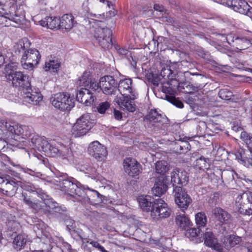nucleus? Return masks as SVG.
I'll list each match as a JSON object with an SVG mask.
<instances>
[{"instance_id": "nucleus-1", "label": "nucleus", "mask_w": 252, "mask_h": 252, "mask_svg": "<svg viewBox=\"0 0 252 252\" xmlns=\"http://www.w3.org/2000/svg\"><path fill=\"white\" fill-rule=\"evenodd\" d=\"M12 85L18 88L21 91V95L23 97V101L32 105H36L42 100V95L38 90L32 89L31 81L29 76L23 72L18 71L14 73V75L10 79Z\"/></svg>"}, {"instance_id": "nucleus-2", "label": "nucleus", "mask_w": 252, "mask_h": 252, "mask_svg": "<svg viewBox=\"0 0 252 252\" xmlns=\"http://www.w3.org/2000/svg\"><path fill=\"white\" fill-rule=\"evenodd\" d=\"M23 202L30 208L32 209L34 213L42 211L46 214L50 212L49 209L52 210L54 212L59 213L60 216L66 211V208L64 206L60 205L55 201L47 195L46 198L41 201H33L31 198L27 195L26 193L23 192L22 194Z\"/></svg>"}, {"instance_id": "nucleus-3", "label": "nucleus", "mask_w": 252, "mask_h": 252, "mask_svg": "<svg viewBox=\"0 0 252 252\" xmlns=\"http://www.w3.org/2000/svg\"><path fill=\"white\" fill-rule=\"evenodd\" d=\"M39 145V146L42 147L41 149H38L39 152L43 151L51 157L59 156L63 159H66L69 162L73 161V155L71 150L61 142L55 140L48 142L45 138L43 137L41 143Z\"/></svg>"}, {"instance_id": "nucleus-4", "label": "nucleus", "mask_w": 252, "mask_h": 252, "mask_svg": "<svg viewBox=\"0 0 252 252\" xmlns=\"http://www.w3.org/2000/svg\"><path fill=\"white\" fill-rule=\"evenodd\" d=\"M179 69H176L177 73L175 74V79L172 80V83H171L170 86H164L162 87V91L168 94L171 93L175 90L180 85H182V88L184 90V92L187 93H191L193 91L196 90V88L190 84V81L191 80V76L199 75L197 73H191L189 71H180Z\"/></svg>"}, {"instance_id": "nucleus-5", "label": "nucleus", "mask_w": 252, "mask_h": 252, "mask_svg": "<svg viewBox=\"0 0 252 252\" xmlns=\"http://www.w3.org/2000/svg\"><path fill=\"white\" fill-rule=\"evenodd\" d=\"M95 123L94 120L90 118L88 114H85L78 118L71 129L72 135L74 137L85 135L94 126Z\"/></svg>"}, {"instance_id": "nucleus-6", "label": "nucleus", "mask_w": 252, "mask_h": 252, "mask_svg": "<svg viewBox=\"0 0 252 252\" xmlns=\"http://www.w3.org/2000/svg\"><path fill=\"white\" fill-rule=\"evenodd\" d=\"M94 87L96 88L95 92L102 91L106 95H112L115 94L118 90V82L113 76L106 75L101 77L99 83Z\"/></svg>"}, {"instance_id": "nucleus-7", "label": "nucleus", "mask_w": 252, "mask_h": 252, "mask_svg": "<svg viewBox=\"0 0 252 252\" xmlns=\"http://www.w3.org/2000/svg\"><path fill=\"white\" fill-rule=\"evenodd\" d=\"M50 101L53 106L63 111H69L74 106L73 99L64 93L54 94L51 97Z\"/></svg>"}, {"instance_id": "nucleus-8", "label": "nucleus", "mask_w": 252, "mask_h": 252, "mask_svg": "<svg viewBox=\"0 0 252 252\" xmlns=\"http://www.w3.org/2000/svg\"><path fill=\"white\" fill-rule=\"evenodd\" d=\"M171 213V209L163 200L158 198L154 200L151 216L153 219L159 220L168 218Z\"/></svg>"}, {"instance_id": "nucleus-9", "label": "nucleus", "mask_w": 252, "mask_h": 252, "mask_svg": "<svg viewBox=\"0 0 252 252\" xmlns=\"http://www.w3.org/2000/svg\"><path fill=\"white\" fill-rule=\"evenodd\" d=\"M112 31L109 28H95L94 37L99 45L104 49H109L112 47Z\"/></svg>"}, {"instance_id": "nucleus-10", "label": "nucleus", "mask_w": 252, "mask_h": 252, "mask_svg": "<svg viewBox=\"0 0 252 252\" xmlns=\"http://www.w3.org/2000/svg\"><path fill=\"white\" fill-rule=\"evenodd\" d=\"M146 119L154 123L153 125H155V131H158L159 129H161L163 131L159 132V133L162 134L165 133L168 120L165 115L158 113L156 109H152L146 116Z\"/></svg>"}, {"instance_id": "nucleus-11", "label": "nucleus", "mask_w": 252, "mask_h": 252, "mask_svg": "<svg viewBox=\"0 0 252 252\" xmlns=\"http://www.w3.org/2000/svg\"><path fill=\"white\" fill-rule=\"evenodd\" d=\"M173 193L175 203L182 211L186 210L192 202L186 190L181 186L175 187L173 189Z\"/></svg>"}, {"instance_id": "nucleus-12", "label": "nucleus", "mask_w": 252, "mask_h": 252, "mask_svg": "<svg viewBox=\"0 0 252 252\" xmlns=\"http://www.w3.org/2000/svg\"><path fill=\"white\" fill-rule=\"evenodd\" d=\"M88 150L90 156L100 161L104 160L108 154L106 148L97 141L91 143Z\"/></svg>"}, {"instance_id": "nucleus-13", "label": "nucleus", "mask_w": 252, "mask_h": 252, "mask_svg": "<svg viewBox=\"0 0 252 252\" xmlns=\"http://www.w3.org/2000/svg\"><path fill=\"white\" fill-rule=\"evenodd\" d=\"M236 202L240 206V209L245 210L246 214L252 215V191L247 190L239 194Z\"/></svg>"}, {"instance_id": "nucleus-14", "label": "nucleus", "mask_w": 252, "mask_h": 252, "mask_svg": "<svg viewBox=\"0 0 252 252\" xmlns=\"http://www.w3.org/2000/svg\"><path fill=\"white\" fill-rule=\"evenodd\" d=\"M123 166L125 172L130 177H135L142 172L141 165L134 158H126L124 160Z\"/></svg>"}, {"instance_id": "nucleus-15", "label": "nucleus", "mask_w": 252, "mask_h": 252, "mask_svg": "<svg viewBox=\"0 0 252 252\" xmlns=\"http://www.w3.org/2000/svg\"><path fill=\"white\" fill-rule=\"evenodd\" d=\"M226 4L234 11L249 16L252 15V8L244 0H226Z\"/></svg>"}, {"instance_id": "nucleus-16", "label": "nucleus", "mask_w": 252, "mask_h": 252, "mask_svg": "<svg viewBox=\"0 0 252 252\" xmlns=\"http://www.w3.org/2000/svg\"><path fill=\"white\" fill-rule=\"evenodd\" d=\"M181 66H182L181 63H174L169 66H167L162 68L160 75L162 78L167 79L163 83L162 87L164 86H170L171 83H172V80L175 79V74L177 73L176 69H180Z\"/></svg>"}, {"instance_id": "nucleus-17", "label": "nucleus", "mask_w": 252, "mask_h": 252, "mask_svg": "<svg viewBox=\"0 0 252 252\" xmlns=\"http://www.w3.org/2000/svg\"><path fill=\"white\" fill-rule=\"evenodd\" d=\"M5 127L9 131L14 133L17 136H20L23 139H27L32 134V129L29 126L25 125L15 124L13 126L5 122Z\"/></svg>"}, {"instance_id": "nucleus-18", "label": "nucleus", "mask_w": 252, "mask_h": 252, "mask_svg": "<svg viewBox=\"0 0 252 252\" xmlns=\"http://www.w3.org/2000/svg\"><path fill=\"white\" fill-rule=\"evenodd\" d=\"M58 179L56 181L57 186L59 187L58 189L63 193L70 196L73 192L74 188H76L77 181L71 177L64 179L63 177H61Z\"/></svg>"}, {"instance_id": "nucleus-19", "label": "nucleus", "mask_w": 252, "mask_h": 252, "mask_svg": "<svg viewBox=\"0 0 252 252\" xmlns=\"http://www.w3.org/2000/svg\"><path fill=\"white\" fill-rule=\"evenodd\" d=\"M202 240H204L206 246L211 248L214 250L218 252H223V246L218 242L217 238L212 231L209 230V228L206 229L204 234L203 233Z\"/></svg>"}, {"instance_id": "nucleus-20", "label": "nucleus", "mask_w": 252, "mask_h": 252, "mask_svg": "<svg viewBox=\"0 0 252 252\" xmlns=\"http://www.w3.org/2000/svg\"><path fill=\"white\" fill-rule=\"evenodd\" d=\"M169 180L166 175L160 176L157 178L152 191L155 196H160L167 190Z\"/></svg>"}, {"instance_id": "nucleus-21", "label": "nucleus", "mask_w": 252, "mask_h": 252, "mask_svg": "<svg viewBox=\"0 0 252 252\" xmlns=\"http://www.w3.org/2000/svg\"><path fill=\"white\" fill-rule=\"evenodd\" d=\"M170 178L173 189L175 187H182L188 182L187 172L179 169H175L171 173Z\"/></svg>"}, {"instance_id": "nucleus-22", "label": "nucleus", "mask_w": 252, "mask_h": 252, "mask_svg": "<svg viewBox=\"0 0 252 252\" xmlns=\"http://www.w3.org/2000/svg\"><path fill=\"white\" fill-rule=\"evenodd\" d=\"M76 99L78 102L85 104L86 106H90L96 99V97L91 90L86 88H82L77 91Z\"/></svg>"}, {"instance_id": "nucleus-23", "label": "nucleus", "mask_w": 252, "mask_h": 252, "mask_svg": "<svg viewBox=\"0 0 252 252\" xmlns=\"http://www.w3.org/2000/svg\"><path fill=\"white\" fill-rule=\"evenodd\" d=\"M132 80L125 79L118 83V89L122 95H129L132 99H136L137 94L132 87Z\"/></svg>"}, {"instance_id": "nucleus-24", "label": "nucleus", "mask_w": 252, "mask_h": 252, "mask_svg": "<svg viewBox=\"0 0 252 252\" xmlns=\"http://www.w3.org/2000/svg\"><path fill=\"white\" fill-rule=\"evenodd\" d=\"M19 186L10 179L5 177H0V189L3 193L8 196H13L16 193Z\"/></svg>"}, {"instance_id": "nucleus-25", "label": "nucleus", "mask_w": 252, "mask_h": 252, "mask_svg": "<svg viewBox=\"0 0 252 252\" xmlns=\"http://www.w3.org/2000/svg\"><path fill=\"white\" fill-rule=\"evenodd\" d=\"M78 81L80 86L91 89L92 91L95 92L96 88H94V85H97V82L93 78L90 71H85Z\"/></svg>"}, {"instance_id": "nucleus-26", "label": "nucleus", "mask_w": 252, "mask_h": 252, "mask_svg": "<svg viewBox=\"0 0 252 252\" xmlns=\"http://www.w3.org/2000/svg\"><path fill=\"white\" fill-rule=\"evenodd\" d=\"M65 223L67 229L74 238L78 237L82 241L86 239L87 237L81 229L75 227L74 221L70 218H68L67 220H65Z\"/></svg>"}, {"instance_id": "nucleus-27", "label": "nucleus", "mask_w": 252, "mask_h": 252, "mask_svg": "<svg viewBox=\"0 0 252 252\" xmlns=\"http://www.w3.org/2000/svg\"><path fill=\"white\" fill-rule=\"evenodd\" d=\"M135 99L130 98L129 95H122V97L117 98L116 102L120 107L123 109L133 112L135 110V105L132 101Z\"/></svg>"}, {"instance_id": "nucleus-28", "label": "nucleus", "mask_w": 252, "mask_h": 252, "mask_svg": "<svg viewBox=\"0 0 252 252\" xmlns=\"http://www.w3.org/2000/svg\"><path fill=\"white\" fill-rule=\"evenodd\" d=\"M186 231L185 235L190 240L195 241L196 243L202 242V236H203V231L200 228H188Z\"/></svg>"}, {"instance_id": "nucleus-29", "label": "nucleus", "mask_w": 252, "mask_h": 252, "mask_svg": "<svg viewBox=\"0 0 252 252\" xmlns=\"http://www.w3.org/2000/svg\"><path fill=\"white\" fill-rule=\"evenodd\" d=\"M75 24L74 18L71 14H64L59 19V29L69 31Z\"/></svg>"}, {"instance_id": "nucleus-30", "label": "nucleus", "mask_w": 252, "mask_h": 252, "mask_svg": "<svg viewBox=\"0 0 252 252\" xmlns=\"http://www.w3.org/2000/svg\"><path fill=\"white\" fill-rule=\"evenodd\" d=\"M215 218L222 223H226L230 220V215L221 208L216 207L212 210Z\"/></svg>"}, {"instance_id": "nucleus-31", "label": "nucleus", "mask_w": 252, "mask_h": 252, "mask_svg": "<svg viewBox=\"0 0 252 252\" xmlns=\"http://www.w3.org/2000/svg\"><path fill=\"white\" fill-rule=\"evenodd\" d=\"M23 57V62L25 60L27 61H30L33 63L35 65L38 63L40 59V55L38 51L35 49H28L26 53L22 56Z\"/></svg>"}, {"instance_id": "nucleus-32", "label": "nucleus", "mask_w": 252, "mask_h": 252, "mask_svg": "<svg viewBox=\"0 0 252 252\" xmlns=\"http://www.w3.org/2000/svg\"><path fill=\"white\" fill-rule=\"evenodd\" d=\"M40 25L51 30L59 29V19L55 17L48 16L39 21Z\"/></svg>"}, {"instance_id": "nucleus-33", "label": "nucleus", "mask_w": 252, "mask_h": 252, "mask_svg": "<svg viewBox=\"0 0 252 252\" xmlns=\"http://www.w3.org/2000/svg\"><path fill=\"white\" fill-rule=\"evenodd\" d=\"M154 201H151L150 196H141L138 198V202L139 206L143 211L145 212H151L153 210V204Z\"/></svg>"}, {"instance_id": "nucleus-34", "label": "nucleus", "mask_w": 252, "mask_h": 252, "mask_svg": "<svg viewBox=\"0 0 252 252\" xmlns=\"http://www.w3.org/2000/svg\"><path fill=\"white\" fill-rule=\"evenodd\" d=\"M241 241V238L240 237L235 236L234 235H231L224 238L222 246L223 247H224L227 249H229L230 248L233 247L235 245L239 244Z\"/></svg>"}, {"instance_id": "nucleus-35", "label": "nucleus", "mask_w": 252, "mask_h": 252, "mask_svg": "<svg viewBox=\"0 0 252 252\" xmlns=\"http://www.w3.org/2000/svg\"><path fill=\"white\" fill-rule=\"evenodd\" d=\"M28 39L24 38L19 40L14 46V52L16 55L25 54L30 46Z\"/></svg>"}, {"instance_id": "nucleus-36", "label": "nucleus", "mask_w": 252, "mask_h": 252, "mask_svg": "<svg viewBox=\"0 0 252 252\" xmlns=\"http://www.w3.org/2000/svg\"><path fill=\"white\" fill-rule=\"evenodd\" d=\"M176 224L182 229L186 230L190 225V221L185 214L177 215L175 218Z\"/></svg>"}, {"instance_id": "nucleus-37", "label": "nucleus", "mask_w": 252, "mask_h": 252, "mask_svg": "<svg viewBox=\"0 0 252 252\" xmlns=\"http://www.w3.org/2000/svg\"><path fill=\"white\" fill-rule=\"evenodd\" d=\"M86 198L90 200L92 203L96 204L101 203L105 196L95 190L88 189Z\"/></svg>"}, {"instance_id": "nucleus-38", "label": "nucleus", "mask_w": 252, "mask_h": 252, "mask_svg": "<svg viewBox=\"0 0 252 252\" xmlns=\"http://www.w3.org/2000/svg\"><path fill=\"white\" fill-rule=\"evenodd\" d=\"M24 189L28 191L35 192L39 197H40L43 201L46 198L47 194L41 189L37 188L31 183H28V184L22 186Z\"/></svg>"}, {"instance_id": "nucleus-39", "label": "nucleus", "mask_w": 252, "mask_h": 252, "mask_svg": "<svg viewBox=\"0 0 252 252\" xmlns=\"http://www.w3.org/2000/svg\"><path fill=\"white\" fill-rule=\"evenodd\" d=\"M80 170L88 174L89 176L93 179H97L98 178V173H97L95 168L93 167L89 164H84L80 165Z\"/></svg>"}, {"instance_id": "nucleus-40", "label": "nucleus", "mask_w": 252, "mask_h": 252, "mask_svg": "<svg viewBox=\"0 0 252 252\" xmlns=\"http://www.w3.org/2000/svg\"><path fill=\"white\" fill-rule=\"evenodd\" d=\"M87 193L88 189H83L79 187L77 184H76V188H74L73 192L71 193L70 196L75 198L78 201H81L83 198H86Z\"/></svg>"}, {"instance_id": "nucleus-41", "label": "nucleus", "mask_w": 252, "mask_h": 252, "mask_svg": "<svg viewBox=\"0 0 252 252\" xmlns=\"http://www.w3.org/2000/svg\"><path fill=\"white\" fill-rule=\"evenodd\" d=\"M17 65L16 63H8L5 66L3 73L5 74L7 79L10 80V79L14 75L17 71Z\"/></svg>"}, {"instance_id": "nucleus-42", "label": "nucleus", "mask_w": 252, "mask_h": 252, "mask_svg": "<svg viewBox=\"0 0 252 252\" xmlns=\"http://www.w3.org/2000/svg\"><path fill=\"white\" fill-rule=\"evenodd\" d=\"M156 172L160 174L161 176L165 175L168 171L169 167L166 161L164 160L158 161L155 163Z\"/></svg>"}, {"instance_id": "nucleus-43", "label": "nucleus", "mask_w": 252, "mask_h": 252, "mask_svg": "<svg viewBox=\"0 0 252 252\" xmlns=\"http://www.w3.org/2000/svg\"><path fill=\"white\" fill-rule=\"evenodd\" d=\"M249 44L250 41L246 38L238 37L237 36L236 39H235L233 47H235L238 49L242 50L247 48Z\"/></svg>"}, {"instance_id": "nucleus-44", "label": "nucleus", "mask_w": 252, "mask_h": 252, "mask_svg": "<svg viewBox=\"0 0 252 252\" xmlns=\"http://www.w3.org/2000/svg\"><path fill=\"white\" fill-rule=\"evenodd\" d=\"M195 222L198 228H204L207 222V217L204 212H200L195 215Z\"/></svg>"}, {"instance_id": "nucleus-45", "label": "nucleus", "mask_w": 252, "mask_h": 252, "mask_svg": "<svg viewBox=\"0 0 252 252\" xmlns=\"http://www.w3.org/2000/svg\"><path fill=\"white\" fill-rule=\"evenodd\" d=\"M26 242V239L24 235H18L15 237L13 240V247L16 250H20L25 246Z\"/></svg>"}, {"instance_id": "nucleus-46", "label": "nucleus", "mask_w": 252, "mask_h": 252, "mask_svg": "<svg viewBox=\"0 0 252 252\" xmlns=\"http://www.w3.org/2000/svg\"><path fill=\"white\" fill-rule=\"evenodd\" d=\"M60 66V63L57 60H50L48 62H46L45 70L46 71L55 72Z\"/></svg>"}, {"instance_id": "nucleus-47", "label": "nucleus", "mask_w": 252, "mask_h": 252, "mask_svg": "<svg viewBox=\"0 0 252 252\" xmlns=\"http://www.w3.org/2000/svg\"><path fill=\"white\" fill-rule=\"evenodd\" d=\"M43 137H40L37 135H33L29 141L30 146L35 150H38L39 148H42V147L39 146V144L41 143V140Z\"/></svg>"}, {"instance_id": "nucleus-48", "label": "nucleus", "mask_w": 252, "mask_h": 252, "mask_svg": "<svg viewBox=\"0 0 252 252\" xmlns=\"http://www.w3.org/2000/svg\"><path fill=\"white\" fill-rule=\"evenodd\" d=\"M5 178L10 179L11 181L20 186H23L22 178L20 177L19 173L15 172V171H11L9 173V175H8Z\"/></svg>"}, {"instance_id": "nucleus-49", "label": "nucleus", "mask_w": 252, "mask_h": 252, "mask_svg": "<svg viewBox=\"0 0 252 252\" xmlns=\"http://www.w3.org/2000/svg\"><path fill=\"white\" fill-rule=\"evenodd\" d=\"M234 174L236 173L233 171H223L221 173V178L227 183L229 184L234 180Z\"/></svg>"}, {"instance_id": "nucleus-50", "label": "nucleus", "mask_w": 252, "mask_h": 252, "mask_svg": "<svg viewBox=\"0 0 252 252\" xmlns=\"http://www.w3.org/2000/svg\"><path fill=\"white\" fill-rule=\"evenodd\" d=\"M218 95L221 99L228 100L233 96V94L227 89H222L220 90Z\"/></svg>"}, {"instance_id": "nucleus-51", "label": "nucleus", "mask_w": 252, "mask_h": 252, "mask_svg": "<svg viewBox=\"0 0 252 252\" xmlns=\"http://www.w3.org/2000/svg\"><path fill=\"white\" fill-rule=\"evenodd\" d=\"M165 97H166V99L167 101L171 102L172 104H173L176 107L180 108H183L184 104H183V102L181 100L176 98L175 97L172 96H169V95H168L167 94H166Z\"/></svg>"}, {"instance_id": "nucleus-52", "label": "nucleus", "mask_w": 252, "mask_h": 252, "mask_svg": "<svg viewBox=\"0 0 252 252\" xmlns=\"http://www.w3.org/2000/svg\"><path fill=\"white\" fill-rule=\"evenodd\" d=\"M110 104L107 101L100 103L96 107L97 112L101 114H103L110 107Z\"/></svg>"}, {"instance_id": "nucleus-53", "label": "nucleus", "mask_w": 252, "mask_h": 252, "mask_svg": "<svg viewBox=\"0 0 252 252\" xmlns=\"http://www.w3.org/2000/svg\"><path fill=\"white\" fill-rule=\"evenodd\" d=\"M188 144L187 143L183 141H181L180 144H176L174 149L176 151L177 153L179 154H184L187 151L188 147H186Z\"/></svg>"}, {"instance_id": "nucleus-54", "label": "nucleus", "mask_w": 252, "mask_h": 252, "mask_svg": "<svg viewBox=\"0 0 252 252\" xmlns=\"http://www.w3.org/2000/svg\"><path fill=\"white\" fill-rule=\"evenodd\" d=\"M195 165L200 169H207L208 165L205 158L201 157L195 160Z\"/></svg>"}, {"instance_id": "nucleus-55", "label": "nucleus", "mask_w": 252, "mask_h": 252, "mask_svg": "<svg viewBox=\"0 0 252 252\" xmlns=\"http://www.w3.org/2000/svg\"><path fill=\"white\" fill-rule=\"evenodd\" d=\"M161 78L162 77L160 74L158 75L157 73H152V74L149 76V80L154 86H158Z\"/></svg>"}, {"instance_id": "nucleus-56", "label": "nucleus", "mask_w": 252, "mask_h": 252, "mask_svg": "<svg viewBox=\"0 0 252 252\" xmlns=\"http://www.w3.org/2000/svg\"><path fill=\"white\" fill-rule=\"evenodd\" d=\"M118 52L119 53V54L126 57L129 62L130 61V59L133 60L131 52L130 51H129L126 49L120 48L119 49H118Z\"/></svg>"}, {"instance_id": "nucleus-57", "label": "nucleus", "mask_w": 252, "mask_h": 252, "mask_svg": "<svg viewBox=\"0 0 252 252\" xmlns=\"http://www.w3.org/2000/svg\"><path fill=\"white\" fill-rule=\"evenodd\" d=\"M21 65L23 68L26 69H32L35 64L30 61H27L25 60V62H23V57H22L21 61Z\"/></svg>"}, {"instance_id": "nucleus-58", "label": "nucleus", "mask_w": 252, "mask_h": 252, "mask_svg": "<svg viewBox=\"0 0 252 252\" xmlns=\"http://www.w3.org/2000/svg\"><path fill=\"white\" fill-rule=\"evenodd\" d=\"M237 35L234 34L230 33L225 35V38L227 42L231 46H233L234 44L235 39H236Z\"/></svg>"}, {"instance_id": "nucleus-59", "label": "nucleus", "mask_w": 252, "mask_h": 252, "mask_svg": "<svg viewBox=\"0 0 252 252\" xmlns=\"http://www.w3.org/2000/svg\"><path fill=\"white\" fill-rule=\"evenodd\" d=\"M235 157L238 160V162L241 164H243L245 165H247V163H248L247 159H249L248 158H244L242 154L240 152H237L235 154Z\"/></svg>"}, {"instance_id": "nucleus-60", "label": "nucleus", "mask_w": 252, "mask_h": 252, "mask_svg": "<svg viewBox=\"0 0 252 252\" xmlns=\"http://www.w3.org/2000/svg\"><path fill=\"white\" fill-rule=\"evenodd\" d=\"M114 116L117 120H121L123 118L122 113L116 109L114 110Z\"/></svg>"}, {"instance_id": "nucleus-61", "label": "nucleus", "mask_w": 252, "mask_h": 252, "mask_svg": "<svg viewBox=\"0 0 252 252\" xmlns=\"http://www.w3.org/2000/svg\"><path fill=\"white\" fill-rule=\"evenodd\" d=\"M215 48L218 51L222 53H226L227 51V49L225 47L220 44H216Z\"/></svg>"}, {"instance_id": "nucleus-62", "label": "nucleus", "mask_w": 252, "mask_h": 252, "mask_svg": "<svg viewBox=\"0 0 252 252\" xmlns=\"http://www.w3.org/2000/svg\"><path fill=\"white\" fill-rule=\"evenodd\" d=\"M9 19L5 16L0 15V25H3L4 26H7L6 22Z\"/></svg>"}, {"instance_id": "nucleus-63", "label": "nucleus", "mask_w": 252, "mask_h": 252, "mask_svg": "<svg viewBox=\"0 0 252 252\" xmlns=\"http://www.w3.org/2000/svg\"><path fill=\"white\" fill-rule=\"evenodd\" d=\"M90 244L94 247L98 249L99 251L103 249V246L100 245L97 242L92 241Z\"/></svg>"}, {"instance_id": "nucleus-64", "label": "nucleus", "mask_w": 252, "mask_h": 252, "mask_svg": "<svg viewBox=\"0 0 252 252\" xmlns=\"http://www.w3.org/2000/svg\"><path fill=\"white\" fill-rule=\"evenodd\" d=\"M246 143L248 145V147L252 149V136H247L246 139Z\"/></svg>"}]
</instances>
